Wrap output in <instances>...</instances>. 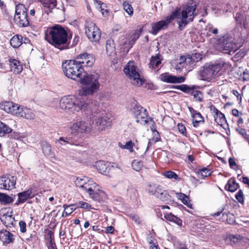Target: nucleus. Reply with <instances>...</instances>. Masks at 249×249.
<instances>
[{"instance_id": "32", "label": "nucleus", "mask_w": 249, "mask_h": 249, "mask_svg": "<svg viewBox=\"0 0 249 249\" xmlns=\"http://www.w3.org/2000/svg\"><path fill=\"white\" fill-rule=\"evenodd\" d=\"M106 53L109 56L115 53L114 42L111 39H107L106 41Z\"/></svg>"}, {"instance_id": "50", "label": "nucleus", "mask_w": 249, "mask_h": 249, "mask_svg": "<svg viewBox=\"0 0 249 249\" xmlns=\"http://www.w3.org/2000/svg\"><path fill=\"white\" fill-rule=\"evenodd\" d=\"M63 207L65 209H66V210L70 213L71 214L73 212H74L76 209H77V204L75 203L73 204H71L70 205H67L66 204H64L63 205Z\"/></svg>"}, {"instance_id": "11", "label": "nucleus", "mask_w": 249, "mask_h": 249, "mask_svg": "<svg viewBox=\"0 0 249 249\" xmlns=\"http://www.w3.org/2000/svg\"><path fill=\"white\" fill-rule=\"evenodd\" d=\"M85 27V33L90 41L97 42L99 40L101 37V32L90 19L86 20Z\"/></svg>"}, {"instance_id": "48", "label": "nucleus", "mask_w": 249, "mask_h": 249, "mask_svg": "<svg viewBox=\"0 0 249 249\" xmlns=\"http://www.w3.org/2000/svg\"><path fill=\"white\" fill-rule=\"evenodd\" d=\"M191 59V58L189 57V55H188L186 56V58L184 62V65H182V67H184L187 70H192L194 68V66L195 64L192 62L191 60H189L188 62V59Z\"/></svg>"}, {"instance_id": "42", "label": "nucleus", "mask_w": 249, "mask_h": 249, "mask_svg": "<svg viewBox=\"0 0 249 249\" xmlns=\"http://www.w3.org/2000/svg\"><path fill=\"white\" fill-rule=\"evenodd\" d=\"M128 40L129 38L128 37H125L124 36H122L121 39L120 41V45L122 46L123 47V49L124 51L126 50V52H128L129 50L131 48H128Z\"/></svg>"}, {"instance_id": "2", "label": "nucleus", "mask_w": 249, "mask_h": 249, "mask_svg": "<svg viewBox=\"0 0 249 249\" xmlns=\"http://www.w3.org/2000/svg\"><path fill=\"white\" fill-rule=\"evenodd\" d=\"M196 6L186 5L180 12V9L177 8L170 15L167 16L165 20H161L151 24V33L156 35L160 30L166 28L169 24L175 18L180 19L178 26L180 30L184 27L189 22L192 21L196 13Z\"/></svg>"}, {"instance_id": "8", "label": "nucleus", "mask_w": 249, "mask_h": 249, "mask_svg": "<svg viewBox=\"0 0 249 249\" xmlns=\"http://www.w3.org/2000/svg\"><path fill=\"white\" fill-rule=\"evenodd\" d=\"M217 44L221 45L223 53L231 55L238 50L242 46L241 43L234 41L231 36L226 35L217 40Z\"/></svg>"}, {"instance_id": "34", "label": "nucleus", "mask_w": 249, "mask_h": 249, "mask_svg": "<svg viewBox=\"0 0 249 249\" xmlns=\"http://www.w3.org/2000/svg\"><path fill=\"white\" fill-rule=\"evenodd\" d=\"M12 129L5 124L0 121V136H4L7 134L11 133Z\"/></svg>"}, {"instance_id": "28", "label": "nucleus", "mask_w": 249, "mask_h": 249, "mask_svg": "<svg viewBox=\"0 0 249 249\" xmlns=\"http://www.w3.org/2000/svg\"><path fill=\"white\" fill-rule=\"evenodd\" d=\"M218 33V29L215 27L212 24H207L205 29L203 30V34L207 36H210L212 35L216 36Z\"/></svg>"}, {"instance_id": "47", "label": "nucleus", "mask_w": 249, "mask_h": 249, "mask_svg": "<svg viewBox=\"0 0 249 249\" xmlns=\"http://www.w3.org/2000/svg\"><path fill=\"white\" fill-rule=\"evenodd\" d=\"M191 59H188V61L190 60L194 64L195 62L199 61L202 59V55L199 53H195L191 55H189Z\"/></svg>"}, {"instance_id": "4", "label": "nucleus", "mask_w": 249, "mask_h": 249, "mask_svg": "<svg viewBox=\"0 0 249 249\" xmlns=\"http://www.w3.org/2000/svg\"><path fill=\"white\" fill-rule=\"evenodd\" d=\"M91 107L87 110L86 114L89 119L93 121L95 126L99 131H105L112 125V120L110 115L105 111L98 109L96 102H90Z\"/></svg>"}, {"instance_id": "17", "label": "nucleus", "mask_w": 249, "mask_h": 249, "mask_svg": "<svg viewBox=\"0 0 249 249\" xmlns=\"http://www.w3.org/2000/svg\"><path fill=\"white\" fill-rule=\"evenodd\" d=\"M19 105L12 102H5L0 104V109L5 112L16 115Z\"/></svg>"}, {"instance_id": "57", "label": "nucleus", "mask_w": 249, "mask_h": 249, "mask_svg": "<svg viewBox=\"0 0 249 249\" xmlns=\"http://www.w3.org/2000/svg\"><path fill=\"white\" fill-rule=\"evenodd\" d=\"M236 131L244 138L247 140L249 137L247 135L246 131L244 129L241 128L239 126L236 129Z\"/></svg>"}, {"instance_id": "54", "label": "nucleus", "mask_w": 249, "mask_h": 249, "mask_svg": "<svg viewBox=\"0 0 249 249\" xmlns=\"http://www.w3.org/2000/svg\"><path fill=\"white\" fill-rule=\"evenodd\" d=\"M230 240L234 244L237 243L241 240V236L239 235H230Z\"/></svg>"}, {"instance_id": "40", "label": "nucleus", "mask_w": 249, "mask_h": 249, "mask_svg": "<svg viewBox=\"0 0 249 249\" xmlns=\"http://www.w3.org/2000/svg\"><path fill=\"white\" fill-rule=\"evenodd\" d=\"M94 1L97 3L99 5H100L99 9H100L102 15L105 17L107 16L108 14V11L106 9L107 7L106 4L98 0H95Z\"/></svg>"}, {"instance_id": "27", "label": "nucleus", "mask_w": 249, "mask_h": 249, "mask_svg": "<svg viewBox=\"0 0 249 249\" xmlns=\"http://www.w3.org/2000/svg\"><path fill=\"white\" fill-rule=\"evenodd\" d=\"M1 221L6 227H12L14 225L15 218L12 214H4L0 217Z\"/></svg>"}, {"instance_id": "37", "label": "nucleus", "mask_w": 249, "mask_h": 249, "mask_svg": "<svg viewBox=\"0 0 249 249\" xmlns=\"http://www.w3.org/2000/svg\"><path fill=\"white\" fill-rule=\"evenodd\" d=\"M95 166L99 172L102 174H105L107 172L108 167L106 163L103 161L97 162Z\"/></svg>"}, {"instance_id": "16", "label": "nucleus", "mask_w": 249, "mask_h": 249, "mask_svg": "<svg viewBox=\"0 0 249 249\" xmlns=\"http://www.w3.org/2000/svg\"><path fill=\"white\" fill-rule=\"evenodd\" d=\"M75 61L83 68L85 67H91L95 62V59L92 54L84 53L79 55Z\"/></svg>"}, {"instance_id": "44", "label": "nucleus", "mask_w": 249, "mask_h": 249, "mask_svg": "<svg viewBox=\"0 0 249 249\" xmlns=\"http://www.w3.org/2000/svg\"><path fill=\"white\" fill-rule=\"evenodd\" d=\"M195 88L194 85L191 87L185 84L179 85V90L186 93H191L193 89H195Z\"/></svg>"}, {"instance_id": "24", "label": "nucleus", "mask_w": 249, "mask_h": 249, "mask_svg": "<svg viewBox=\"0 0 249 249\" xmlns=\"http://www.w3.org/2000/svg\"><path fill=\"white\" fill-rule=\"evenodd\" d=\"M211 110L214 114L215 120L218 124H220V125H222V124L226 122V119L224 114L219 111L216 107L214 106L211 107Z\"/></svg>"}, {"instance_id": "13", "label": "nucleus", "mask_w": 249, "mask_h": 249, "mask_svg": "<svg viewBox=\"0 0 249 249\" xmlns=\"http://www.w3.org/2000/svg\"><path fill=\"white\" fill-rule=\"evenodd\" d=\"M148 192L163 202H167L170 199V196L168 194V192L164 190L162 186L159 185L153 184L149 185Z\"/></svg>"}, {"instance_id": "5", "label": "nucleus", "mask_w": 249, "mask_h": 249, "mask_svg": "<svg viewBox=\"0 0 249 249\" xmlns=\"http://www.w3.org/2000/svg\"><path fill=\"white\" fill-rule=\"evenodd\" d=\"M59 104L62 109L72 113L80 110L86 113L92 105L89 101H85L83 99L78 98L72 95L63 97Z\"/></svg>"}, {"instance_id": "56", "label": "nucleus", "mask_w": 249, "mask_h": 249, "mask_svg": "<svg viewBox=\"0 0 249 249\" xmlns=\"http://www.w3.org/2000/svg\"><path fill=\"white\" fill-rule=\"evenodd\" d=\"M200 173L201 174V176L204 177H208L210 175H211V172L210 170L206 168H204L199 171Z\"/></svg>"}, {"instance_id": "33", "label": "nucleus", "mask_w": 249, "mask_h": 249, "mask_svg": "<svg viewBox=\"0 0 249 249\" xmlns=\"http://www.w3.org/2000/svg\"><path fill=\"white\" fill-rule=\"evenodd\" d=\"M225 188L229 191L233 192L239 188V184L235 181L234 178H231L229 180Z\"/></svg>"}, {"instance_id": "18", "label": "nucleus", "mask_w": 249, "mask_h": 249, "mask_svg": "<svg viewBox=\"0 0 249 249\" xmlns=\"http://www.w3.org/2000/svg\"><path fill=\"white\" fill-rule=\"evenodd\" d=\"M92 181L87 177H78L75 180V184L81 191L84 192Z\"/></svg>"}, {"instance_id": "61", "label": "nucleus", "mask_w": 249, "mask_h": 249, "mask_svg": "<svg viewBox=\"0 0 249 249\" xmlns=\"http://www.w3.org/2000/svg\"><path fill=\"white\" fill-rule=\"evenodd\" d=\"M186 58V56H183L182 55L180 57L179 59V62L178 65V68H180V67H182V65H184V62Z\"/></svg>"}, {"instance_id": "43", "label": "nucleus", "mask_w": 249, "mask_h": 249, "mask_svg": "<svg viewBox=\"0 0 249 249\" xmlns=\"http://www.w3.org/2000/svg\"><path fill=\"white\" fill-rule=\"evenodd\" d=\"M162 175L166 178L169 179H174L175 180L179 179L178 175L174 172L172 171H168L164 172Z\"/></svg>"}, {"instance_id": "21", "label": "nucleus", "mask_w": 249, "mask_h": 249, "mask_svg": "<svg viewBox=\"0 0 249 249\" xmlns=\"http://www.w3.org/2000/svg\"><path fill=\"white\" fill-rule=\"evenodd\" d=\"M188 108L192 116L193 126L196 127L200 123L204 122L203 117L199 112L192 107H189Z\"/></svg>"}, {"instance_id": "55", "label": "nucleus", "mask_w": 249, "mask_h": 249, "mask_svg": "<svg viewBox=\"0 0 249 249\" xmlns=\"http://www.w3.org/2000/svg\"><path fill=\"white\" fill-rule=\"evenodd\" d=\"M125 149L128 150L130 152H133V147L135 146V143L131 141L127 142L125 144Z\"/></svg>"}, {"instance_id": "59", "label": "nucleus", "mask_w": 249, "mask_h": 249, "mask_svg": "<svg viewBox=\"0 0 249 249\" xmlns=\"http://www.w3.org/2000/svg\"><path fill=\"white\" fill-rule=\"evenodd\" d=\"M19 226L20 228V231L24 233L26 231V224L23 221H20L19 222Z\"/></svg>"}, {"instance_id": "10", "label": "nucleus", "mask_w": 249, "mask_h": 249, "mask_svg": "<svg viewBox=\"0 0 249 249\" xmlns=\"http://www.w3.org/2000/svg\"><path fill=\"white\" fill-rule=\"evenodd\" d=\"M89 118V116L88 117L87 115L86 120H82L73 123L70 127L71 133L76 135L90 131L93 121L88 119Z\"/></svg>"}, {"instance_id": "53", "label": "nucleus", "mask_w": 249, "mask_h": 249, "mask_svg": "<svg viewBox=\"0 0 249 249\" xmlns=\"http://www.w3.org/2000/svg\"><path fill=\"white\" fill-rule=\"evenodd\" d=\"M235 198L239 203H243L244 195L242 190H240L235 195Z\"/></svg>"}, {"instance_id": "38", "label": "nucleus", "mask_w": 249, "mask_h": 249, "mask_svg": "<svg viewBox=\"0 0 249 249\" xmlns=\"http://www.w3.org/2000/svg\"><path fill=\"white\" fill-rule=\"evenodd\" d=\"M13 201V199L9 196L4 193L0 192V202L6 205L10 204Z\"/></svg>"}, {"instance_id": "63", "label": "nucleus", "mask_w": 249, "mask_h": 249, "mask_svg": "<svg viewBox=\"0 0 249 249\" xmlns=\"http://www.w3.org/2000/svg\"><path fill=\"white\" fill-rule=\"evenodd\" d=\"M235 19L238 23H242L243 16H242L240 13H237L236 14Z\"/></svg>"}, {"instance_id": "60", "label": "nucleus", "mask_w": 249, "mask_h": 249, "mask_svg": "<svg viewBox=\"0 0 249 249\" xmlns=\"http://www.w3.org/2000/svg\"><path fill=\"white\" fill-rule=\"evenodd\" d=\"M130 218L134 221L136 223L139 224L141 223L140 217L136 214H131L129 215Z\"/></svg>"}, {"instance_id": "41", "label": "nucleus", "mask_w": 249, "mask_h": 249, "mask_svg": "<svg viewBox=\"0 0 249 249\" xmlns=\"http://www.w3.org/2000/svg\"><path fill=\"white\" fill-rule=\"evenodd\" d=\"M131 166L133 170L136 171H139L143 167V162L142 161L134 160L132 162Z\"/></svg>"}, {"instance_id": "39", "label": "nucleus", "mask_w": 249, "mask_h": 249, "mask_svg": "<svg viewBox=\"0 0 249 249\" xmlns=\"http://www.w3.org/2000/svg\"><path fill=\"white\" fill-rule=\"evenodd\" d=\"M178 197L181 200L182 202L188 207L192 208V205L190 202V200L188 197L183 193H179L178 194Z\"/></svg>"}, {"instance_id": "9", "label": "nucleus", "mask_w": 249, "mask_h": 249, "mask_svg": "<svg viewBox=\"0 0 249 249\" xmlns=\"http://www.w3.org/2000/svg\"><path fill=\"white\" fill-rule=\"evenodd\" d=\"M14 19L19 26L27 27L29 25L30 18L24 5L18 4L16 6Z\"/></svg>"}, {"instance_id": "64", "label": "nucleus", "mask_w": 249, "mask_h": 249, "mask_svg": "<svg viewBox=\"0 0 249 249\" xmlns=\"http://www.w3.org/2000/svg\"><path fill=\"white\" fill-rule=\"evenodd\" d=\"M229 163L231 168L234 169V166H237L236 162L232 158H230L229 159Z\"/></svg>"}, {"instance_id": "51", "label": "nucleus", "mask_w": 249, "mask_h": 249, "mask_svg": "<svg viewBox=\"0 0 249 249\" xmlns=\"http://www.w3.org/2000/svg\"><path fill=\"white\" fill-rule=\"evenodd\" d=\"M58 142L60 144H65V143L72 144L73 142L70 137H61L57 140Z\"/></svg>"}, {"instance_id": "58", "label": "nucleus", "mask_w": 249, "mask_h": 249, "mask_svg": "<svg viewBox=\"0 0 249 249\" xmlns=\"http://www.w3.org/2000/svg\"><path fill=\"white\" fill-rule=\"evenodd\" d=\"M160 208H161V209L162 210H164V209H170L169 207L167 205L158 206L157 207V208H155V210L157 212V213H158L157 214L159 216H162L161 213L160 212Z\"/></svg>"}, {"instance_id": "15", "label": "nucleus", "mask_w": 249, "mask_h": 249, "mask_svg": "<svg viewBox=\"0 0 249 249\" xmlns=\"http://www.w3.org/2000/svg\"><path fill=\"white\" fill-rule=\"evenodd\" d=\"M17 178L13 176H3L0 178V189L10 190L15 188Z\"/></svg>"}, {"instance_id": "45", "label": "nucleus", "mask_w": 249, "mask_h": 249, "mask_svg": "<svg viewBox=\"0 0 249 249\" xmlns=\"http://www.w3.org/2000/svg\"><path fill=\"white\" fill-rule=\"evenodd\" d=\"M41 145L42 149L44 154L46 155H50L51 154V145L45 142H43Z\"/></svg>"}, {"instance_id": "31", "label": "nucleus", "mask_w": 249, "mask_h": 249, "mask_svg": "<svg viewBox=\"0 0 249 249\" xmlns=\"http://www.w3.org/2000/svg\"><path fill=\"white\" fill-rule=\"evenodd\" d=\"M164 217L169 221L173 222L178 226L182 225L181 220L172 213H164Z\"/></svg>"}, {"instance_id": "20", "label": "nucleus", "mask_w": 249, "mask_h": 249, "mask_svg": "<svg viewBox=\"0 0 249 249\" xmlns=\"http://www.w3.org/2000/svg\"><path fill=\"white\" fill-rule=\"evenodd\" d=\"M161 79L168 83H181L184 82L185 78L183 76H176L169 74H162Z\"/></svg>"}, {"instance_id": "29", "label": "nucleus", "mask_w": 249, "mask_h": 249, "mask_svg": "<svg viewBox=\"0 0 249 249\" xmlns=\"http://www.w3.org/2000/svg\"><path fill=\"white\" fill-rule=\"evenodd\" d=\"M160 56L159 53L157 54L155 56H152L149 63V68L152 69L158 68L161 64V58Z\"/></svg>"}, {"instance_id": "36", "label": "nucleus", "mask_w": 249, "mask_h": 249, "mask_svg": "<svg viewBox=\"0 0 249 249\" xmlns=\"http://www.w3.org/2000/svg\"><path fill=\"white\" fill-rule=\"evenodd\" d=\"M195 89H193L191 94L193 96L194 99L198 102H202L203 101V95L201 91L199 90H195Z\"/></svg>"}, {"instance_id": "1", "label": "nucleus", "mask_w": 249, "mask_h": 249, "mask_svg": "<svg viewBox=\"0 0 249 249\" xmlns=\"http://www.w3.org/2000/svg\"><path fill=\"white\" fill-rule=\"evenodd\" d=\"M65 75L83 85L81 89L82 96L92 95L99 88V75L98 73L88 74L75 60H70L62 63Z\"/></svg>"}, {"instance_id": "14", "label": "nucleus", "mask_w": 249, "mask_h": 249, "mask_svg": "<svg viewBox=\"0 0 249 249\" xmlns=\"http://www.w3.org/2000/svg\"><path fill=\"white\" fill-rule=\"evenodd\" d=\"M133 114L136 122L141 124H145L148 122V115L146 109L139 105H135L133 108Z\"/></svg>"}, {"instance_id": "46", "label": "nucleus", "mask_w": 249, "mask_h": 249, "mask_svg": "<svg viewBox=\"0 0 249 249\" xmlns=\"http://www.w3.org/2000/svg\"><path fill=\"white\" fill-rule=\"evenodd\" d=\"M123 7L124 9L129 16H131L133 14V8L128 2H124Z\"/></svg>"}, {"instance_id": "3", "label": "nucleus", "mask_w": 249, "mask_h": 249, "mask_svg": "<svg viewBox=\"0 0 249 249\" xmlns=\"http://www.w3.org/2000/svg\"><path fill=\"white\" fill-rule=\"evenodd\" d=\"M45 38L48 42L60 50L69 44L67 31L58 24L48 27L45 31Z\"/></svg>"}, {"instance_id": "26", "label": "nucleus", "mask_w": 249, "mask_h": 249, "mask_svg": "<svg viewBox=\"0 0 249 249\" xmlns=\"http://www.w3.org/2000/svg\"><path fill=\"white\" fill-rule=\"evenodd\" d=\"M41 3L44 7V11L49 14L56 6V0H41Z\"/></svg>"}, {"instance_id": "25", "label": "nucleus", "mask_w": 249, "mask_h": 249, "mask_svg": "<svg viewBox=\"0 0 249 249\" xmlns=\"http://www.w3.org/2000/svg\"><path fill=\"white\" fill-rule=\"evenodd\" d=\"M35 194L33 192V189L30 188L27 190L18 194V201L19 203H24L25 201L33 197Z\"/></svg>"}, {"instance_id": "52", "label": "nucleus", "mask_w": 249, "mask_h": 249, "mask_svg": "<svg viewBox=\"0 0 249 249\" xmlns=\"http://www.w3.org/2000/svg\"><path fill=\"white\" fill-rule=\"evenodd\" d=\"M178 128L179 132L184 136H187L186 128L181 123L178 124Z\"/></svg>"}, {"instance_id": "22", "label": "nucleus", "mask_w": 249, "mask_h": 249, "mask_svg": "<svg viewBox=\"0 0 249 249\" xmlns=\"http://www.w3.org/2000/svg\"><path fill=\"white\" fill-rule=\"evenodd\" d=\"M0 240L4 244H10L13 243L15 238L12 233L6 230H2L0 231Z\"/></svg>"}, {"instance_id": "62", "label": "nucleus", "mask_w": 249, "mask_h": 249, "mask_svg": "<svg viewBox=\"0 0 249 249\" xmlns=\"http://www.w3.org/2000/svg\"><path fill=\"white\" fill-rule=\"evenodd\" d=\"M243 81H249V70H246L243 72Z\"/></svg>"}, {"instance_id": "12", "label": "nucleus", "mask_w": 249, "mask_h": 249, "mask_svg": "<svg viewBox=\"0 0 249 249\" xmlns=\"http://www.w3.org/2000/svg\"><path fill=\"white\" fill-rule=\"evenodd\" d=\"M84 192L88 194L91 198L98 201H101L105 195L104 192L101 190V187L93 180Z\"/></svg>"}, {"instance_id": "35", "label": "nucleus", "mask_w": 249, "mask_h": 249, "mask_svg": "<svg viewBox=\"0 0 249 249\" xmlns=\"http://www.w3.org/2000/svg\"><path fill=\"white\" fill-rule=\"evenodd\" d=\"M140 34L138 32L135 31L131 34L128 36L129 38L128 40V48H132L133 45L135 44L136 41L139 38Z\"/></svg>"}, {"instance_id": "6", "label": "nucleus", "mask_w": 249, "mask_h": 249, "mask_svg": "<svg viewBox=\"0 0 249 249\" xmlns=\"http://www.w3.org/2000/svg\"><path fill=\"white\" fill-rule=\"evenodd\" d=\"M227 64L221 60L217 61L214 63L206 64L201 67L199 71L200 76L203 80L210 81L219 76L221 69Z\"/></svg>"}, {"instance_id": "23", "label": "nucleus", "mask_w": 249, "mask_h": 249, "mask_svg": "<svg viewBox=\"0 0 249 249\" xmlns=\"http://www.w3.org/2000/svg\"><path fill=\"white\" fill-rule=\"evenodd\" d=\"M9 63L11 68V71L15 74H18L20 73L22 70L23 67L20 62L15 59H9Z\"/></svg>"}, {"instance_id": "49", "label": "nucleus", "mask_w": 249, "mask_h": 249, "mask_svg": "<svg viewBox=\"0 0 249 249\" xmlns=\"http://www.w3.org/2000/svg\"><path fill=\"white\" fill-rule=\"evenodd\" d=\"M77 204V208H82L85 210H89L92 209L91 205H90L89 203L84 202V201H79L78 202L76 203Z\"/></svg>"}, {"instance_id": "30", "label": "nucleus", "mask_w": 249, "mask_h": 249, "mask_svg": "<svg viewBox=\"0 0 249 249\" xmlns=\"http://www.w3.org/2000/svg\"><path fill=\"white\" fill-rule=\"evenodd\" d=\"M22 39L21 35H16L10 39V44L14 48H18L22 44Z\"/></svg>"}, {"instance_id": "7", "label": "nucleus", "mask_w": 249, "mask_h": 249, "mask_svg": "<svg viewBox=\"0 0 249 249\" xmlns=\"http://www.w3.org/2000/svg\"><path fill=\"white\" fill-rule=\"evenodd\" d=\"M124 71L132 85L138 87L142 85L144 81L141 78L139 69L134 61H129L124 67Z\"/></svg>"}, {"instance_id": "19", "label": "nucleus", "mask_w": 249, "mask_h": 249, "mask_svg": "<svg viewBox=\"0 0 249 249\" xmlns=\"http://www.w3.org/2000/svg\"><path fill=\"white\" fill-rule=\"evenodd\" d=\"M17 116L21 117L26 119H33L35 118V114L31 109L23 106H18Z\"/></svg>"}]
</instances>
